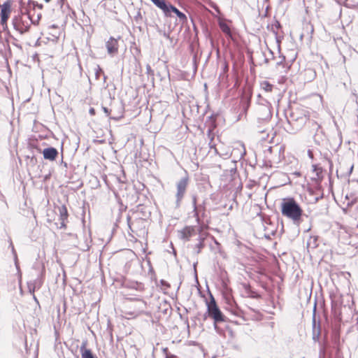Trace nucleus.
Listing matches in <instances>:
<instances>
[{
	"label": "nucleus",
	"instance_id": "7ed1b4c3",
	"mask_svg": "<svg viewBox=\"0 0 358 358\" xmlns=\"http://www.w3.org/2000/svg\"><path fill=\"white\" fill-rule=\"evenodd\" d=\"M210 297L211 303H213L211 309V319L213 320L214 329L219 335L224 336V329L220 326V324L227 323L231 321L221 311L212 294H210Z\"/></svg>",
	"mask_w": 358,
	"mask_h": 358
},
{
	"label": "nucleus",
	"instance_id": "ddd939ff",
	"mask_svg": "<svg viewBox=\"0 0 358 358\" xmlns=\"http://www.w3.org/2000/svg\"><path fill=\"white\" fill-rule=\"evenodd\" d=\"M106 47L108 54L114 55L117 53L118 50L117 40L110 36L109 40L106 43Z\"/></svg>",
	"mask_w": 358,
	"mask_h": 358
},
{
	"label": "nucleus",
	"instance_id": "0eeeda50",
	"mask_svg": "<svg viewBox=\"0 0 358 358\" xmlns=\"http://www.w3.org/2000/svg\"><path fill=\"white\" fill-rule=\"evenodd\" d=\"M189 182V178L186 173L185 176L182 177L176 182V207L178 208L180 206L181 201L183 199L186 193L187 187Z\"/></svg>",
	"mask_w": 358,
	"mask_h": 358
},
{
	"label": "nucleus",
	"instance_id": "39448f33",
	"mask_svg": "<svg viewBox=\"0 0 358 358\" xmlns=\"http://www.w3.org/2000/svg\"><path fill=\"white\" fill-rule=\"evenodd\" d=\"M26 13H27V18L29 20L30 22L27 20H24L22 18L23 13L18 14L15 15L12 19V24L13 25V28L17 31L20 34H23L29 31L30 28V24H35L36 22L31 17L30 12L26 10Z\"/></svg>",
	"mask_w": 358,
	"mask_h": 358
},
{
	"label": "nucleus",
	"instance_id": "e433bc0d",
	"mask_svg": "<svg viewBox=\"0 0 358 358\" xmlns=\"http://www.w3.org/2000/svg\"><path fill=\"white\" fill-rule=\"evenodd\" d=\"M285 62V56L280 55L279 56V60L276 62V66L282 65L284 66Z\"/></svg>",
	"mask_w": 358,
	"mask_h": 358
},
{
	"label": "nucleus",
	"instance_id": "0e129e2a",
	"mask_svg": "<svg viewBox=\"0 0 358 358\" xmlns=\"http://www.w3.org/2000/svg\"><path fill=\"white\" fill-rule=\"evenodd\" d=\"M193 61H194V63L195 64V69H196V55H194L193 57Z\"/></svg>",
	"mask_w": 358,
	"mask_h": 358
},
{
	"label": "nucleus",
	"instance_id": "680f3d73",
	"mask_svg": "<svg viewBox=\"0 0 358 358\" xmlns=\"http://www.w3.org/2000/svg\"><path fill=\"white\" fill-rule=\"evenodd\" d=\"M61 163H62V164H64V166L65 167H67V163H66V162H64V160H63V155H62V160H61Z\"/></svg>",
	"mask_w": 358,
	"mask_h": 358
},
{
	"label": "nucleus",
	"instance_id": "cd10ccee",
	"mask_svg": "<svg viewBox=\"0 0 358 358\" xmlns=\"http://www.w3.org/2000/svg\"><path fill=\"white\" fill-rule=\"evenodd\" d=\"M206 306H207V310L203 314V320H206L208 317L211 318V309L213 307V303H211V300L209 302L206 301Z\"/></svg>",
	"mask_w": 358,
	"mask_h": 358
},
{
	"label": "nucleus",
	"instance_id": "338daca9",
	"mask_svg": "<svg viewBox=\"0 0 358 358\" xmlns=\"http://www.w3.org/2000/svg\"><path fill=\"white\" fill-rule=\"evenodd\" d=\"M328 162H329V167L330 169H331L332 166H333V164H332V162L328 159Z\"/></svg>",
	"mask_w": 358,
	"mask_h": 358
},
{
	"label": "nucleus",
	"instance_id": "20e7f679",
	"mask_svg": "<svg viewBox=\"0 0 358 358\" xmlns=\"http://www.w3.org/2000/svg\"><path fill=\"white\" fill-rule=\"evenodd\" d=\"M310 135H312L314 143L320 145L325 140V134L321 125L313 120H308L306 124Z\"/></svg>",
	"mask_w": 358,
	"mask_h": 358
},
{
	"label": "nucleus",
	"instance_id": "aec40b11",
	"mask_svg": "<svg viewBox=\"0 0 358 358\" xmlns=\"http://www.w3.org/2000/svg\"><path fill=\"white\" fill-rule=\"evenodd\" d=\"M219 27L221 31L226 35V36L231 38L232 33L229 26L224 21H219L218 22Z\"/></svg>",
	"mask_w": 358,
	"mask_h": 358
},
{
	"label": "nucleus",
	"instance_id": "2eb2a0df",
	"mask_svg": "<svg viewBox=\"0 0 358 358\" xmlns=\"http://www.w3.org/2000/svg\"><path fill=\"white\" fill-rule=\"evenodd\" d=\"M173 13L176 15V16L179 18L180 21L182 22L187 21V16L186 15L180 11L179 9H178L175 6L172 5L171 3L170 6H169V13L166 15V17H171V13Z\"/></svg>",
	"mask_w": 358,
	"mask_h": 358
},
{
	"label": "nucleus",
	"instance_id": "4be33fe9",
	"mask_svg": "<svg viewBox=\"0 0 358 358\" xmlns=\"http://www.w3.org/2000/svg\"><path fill=\"white\" fill-rule=\"evenodd\" d=\"M58 210L59 214V220L68 219L69 213L66 206L64 204L62 205L61 206H58Z\"/></svg>",
	"mask_w": 358,
	"mask_h": 358
},
{
	"label": "nucleus",
	"instance_id": "09e8293b",
	"mask_svg": "<svg viewBox=\"0 0 358 358\" xmlns=\"http://www.w3.org/2000/svg\"><path fill=\"white\" fill-rule=\"evenodd\" d=\"M162 350H163V352H164V354L166 358H169V349L167 348H164Z\"/></svg>",
	"mask_w": 358,
	"mask_h": 358
},
{
	"label": "nucleus",
	"instance_id": "9d476101",
	"mask_svg": "<svg viewBox=\"0 0 358 358\" xmlns=\"http://www.w3.org/2000/svg\"><path fill=\"white\" fill-rule=\"evenodd\" d=\"M178 237L184 241H189L190 238L197 234L196 227L185 226L178 231Z\"/></svg>",
	"mask_w": 358,
	"mask_h": 358
},
{
	"label": "nucleus",
	"instance_id": "69168bd1",
	"mask_svg": "<svg viewBox=\"0 0 358 358\" xmlns=\"http://www.w3.org/2000/svg\"><path fill=\"white\" fill-rule=\"evenodd\" d=\"M268 52H269V54L271 55L272 59H274V53H273V52L271 50H270V49H268Z\"/></svg>",
	"mask_w": 358,
	"mask_h": 358
},
{
	"label": "nucleus",
	"instance_id": "4c0bfd02",
	"mask_svg": "<svg viewBox=\"0 0 358 358\" xmlns=\"http://www.w3.org/2000/svg\"><path fill=\"white\" fill-rule=\"evenodd\" d=\"M224 331L227 330L231 338H233L234 336V333L231 327H229V325L225 324L224 327H222Z\"/></svg>",
	"mask_w": 358,
	"mask_h": 358
},
{
	"label": "nucleus",
	"instance_id": "473e14b6",
	"mask_svg": "<svg viewBox=\"0 0 358 358\" xmlns=\"http://www.w3.org/2000/svg\"><path fill=\"white\" fill-rule=\"evenodd\" d=\"M206 136L210 140V141H209L210 144L212 143V142L213 141L214 138H215V134L213 132V129H211V128L208 129L207 132H206Z\"/></svg>",
	"mask_w": 358,
	"mask_h": 358
},
{
	"label": "nucleus",
	"instance_id": "13d9d810",
	"mask_svg": "<svg viewBox=\"0 0 358 358\" xmlns=\"http://www.w3.org/2000/svg\"><path fill=\"white\" fill-rule=\"evenodd\" d=\"M292 175L299 177L301 176V173L299 171H294L292 173Z\"/></svg>",
	"mask_w": 358,
	"mask_h": 358
},
{
	"label": "nucleus",
	"instance_id": "e2e57ef3",
	"mask_svg": "<svg viewBox=\"0 0 358 358\" xmlns=\"http://www.w3.org/2000/svg\"><path fill=\"white\" fill-rule=\"evenodd\" d=\"M257 97H258V103H259V102H262V99H264L262 97L261 94H258Z\"/></svg>",
	"mask_w": 358,
	"mask_h": 358
},
{
	"label": "nucleus",
	"instance_id": "423d86ee",
	"mask_svg": "<svg viewBox=\"0 0 358 358\" xmlns=\"http://www.w3.org/2000/svg\"><path fill=\"white\" fill-rule=\"evenodd\" d=\"M257 122L258 123L268 122L272 117V106L266 99H262L259 103L257 108Z\"/></svg>",
	"mask_w": 358,
	"mask_h": 358
},
{
	"label": "nucleus",
	"instance_id": "37998d69",
	"mask_svg": "<svg viewBox=\"0 0 358 358\" xmlns=\"http://www.w3.org/2000/svg\"><path fill=\"white\" fill-rule=\"evenodd\" d=\"M160 283H161L162 286H163L164 287H166V288L170 287V284L164 280H161Z\"/></svg>",
	"mask_w": 358,
	"mask_h": 358
},
{
	"label": "nucleus",
	"instance_id": "72a5a7b5",
	"mask_svg": "<svg viewBox=\"0 0 358 358\" xmlns=\"http://www.w3.org/2000/svg\"><path fill=\"white\" fill-rule=\"evenodd\" d=\"M9 15H6V14L0 15L1 26L7 27V21H8V20L9 18Z\"/></svg>",
	"mask_w": 358,
	"mask_h": 358
},
{
	"label": "nucleus",
	"instance_id": "ea45409f",
	"mask_svg": "<svg viewBox=\"0 0 358 358\" xmlns=\"http://www.w3.org/2000/svg\"><path fill=\"white\" fill-rule=\"evenodd\" d=\"M28 289H29V292L34 293L35 291V285L34 283L29 282L28 283Z\"/></svg>",
	"mask_w": 358,
	"mask_h": 358
},
{
	"label": "nucleus",
	"instance_id": "a19ab883",
	"mask_svg": "<svg viewBox=\"0 0 358 358\" xmlns=\"http://www.w3.org/2000/svg\"><path fill=\"white\" fill-rule=\"evenodd\" d=\"M276 234V231L272 230L270 233L265 234L264 236L267 239H271V236H274Z\"/></svg>",
	"mask_w": 358,
	"mask_h": 358
},
{
	"label": "nucleus",
	"instance_id": "864d4df0",
	"mask_svg": "<svg viewBox=\"0 0 358 358\" xmlns=\"http://www.w3.org/2000/svg\"><path fill=\"white\" fill-rule=\"evenodd\" d=\"M324 353H325V350H324V348H321L320 349V355H324ZM319 358H321V356H320V357H319Z\"/></svg>",
	"mask_w": 358,
	"mask_h": 358
},
{
	"label": "nucleus",
	"instance_id": "1a4fd4ad",
	"mask_svg": "<svg viewBox=\"0 0 358 358\" xmlns=\"http://www.w3.org/2000/svg\"><path fill=\"white\" fill-rule=\"evenodd\" d=\"M199 236L196 238V243H189L187 245V248L192 250V253L193 255H198L201 252L203 248H205V240L206 238V236L204 234H201V227L198 229Z\"/></svg>",
	"mask_w": 358,
	"mask_h": 358
},
{
	"label": "nucleus",
	"instance_id": "393cba45",
	"mask_svg": "<svg viewBox=\"0 0 358 358\" xmlns=\"http://www.w3.org/2000/svg\"><path fill=\"white\" fill-rule=\"evenodd\" d=\"M223 300L224 303L235 300L232 295V290L231 289H227L224 292H223Z\"/></svg>",
	"mask_w": 358,
	"mask_h": 358
},
{
	"label": "nucleus",
	"instance_id": "58836bf2",
	"mask_svg": "<svg viewBox=\"0 0 358 358\" xmlns=\"http://www.w3.org/2000/svg\"><path fill=\"white\" fill-rule=\"evenodd\" d=\"M146 73L148 76H154V71L152 69L150 64L146 65Z\"/></svg>",
	"mask_w": 358,
	"mask_h": 358
},
{
	"label": "nucleus",
	"instance_id": "f3484780",
	"mask_svg": "<svg viewBox=\"0 0 358 358\" xmlns=\"http://www.w3.org/2000/svg\"><path fill=\"white\" fill-rule=\"evenodd\" d=\"M82 358H98L90 349L86 348V343H83L80 348Z\"/></svg>",
	"mask_w": 358,
	"mask_h": 358
},
{
	"label": "nucleus",
	"instance_id": "de8ad7c7",
	"mask_svg": "<svg viewBox=\"0 0 358 358\" xmlns=\"http://www.w3.org/2000/svg\"><path fill=\"white\" fill-rule=\"evenodd\" d=\"M273 27L276 29H278L280 28H281V24L280 23L279 21L278 20H275L274 24H273Z\"/></svg>",
	"mask_w": 358,
	"mask_h": 358
},
{
	"label": "nucleus",
	"instance_id": "c9c22d12",
	"mask_svg": "<svg viewBox=\"0 0 358 358\" xmlns=\"http://www.w3.org/2000/svg\"><path fill=\"white\" fill-rule=\"evenodd\" d=\"M131 287L136 289V290L141 291L144 289V285L141 282H135L132 284Z\"/></svg>",
	"mask_w": 358,
	"mask_h": 358
},
{
	"label": "nucleus",
	"instance_id": "6e6552de",
	"mask_svg": "<svg viewBox=\"0 0 358 358\" xmlns=\"http://www.w3.org/2000/svg\"><path fill=\"white\" fill-rule=\"evenodd\" d=\"M316 307L317 303L315 301L312 316V339L315 343H320V341L322 334V327L320 319H316Z\"/></svg>",
	"mask_w": 358,
	"mask_h": 358
},
{
	"label": "nucleus",
	"instance_id": "3c124183",
	"mask_svg": "<svg viewBox=\"0 0 358 358\" xmlns=\"http://www.w3.org/2000/svg\"><path fill=\"white\" fill-rule=\"evenodd\" d=\"M102 109H103V112L106 114V115L108 116L110 114V110L108 108L104 107V106H102Z\"/></svg>",
	"mask_w": 358,
	"mask_h": 358
},
{
	"label": "nucleus",
	"instance_id": "7c9ffc66",
	"mask_svg": "<svg viewBox=\"0 0 358 358\" xmlns=\"http://www.w3.org/2000/svg\"><path fill=\"white\" fill-rule=\"evenodd\" d=\"M28 7L29 8H32L33 9H35L36 7L38 8L39 9L43 8V5L38 3V2L34 1V0H29L27 2Z\"/></svg>",
	"mask_w": 358,
	"mask_h": 358
},
{
	"label": "nucleus",
	"instance_id": "c756f323",
	"mask_svg": "<svg viewBox=\"0 0 358 358\" xmlns=\"http://www.w3.org/2000/svg\"><path fill=\"white\" fill-rule=\"evenodd\" d=\"M335 358H343L342 352L339 347V341L335 342Z\"/></svg>",
	"mask_w": 358,
	"mask_h": 358
},
{
	"label": "nucleus",
	"instance_id": "6ab92c4d",
	"mask_svg": "<svg viewBox=\"0 0 358 358\" xmlns=\"http://www.w3.org/2000/svg\"><path fill=\"white\" fill-rule=\"evenodd\" d=\"M243 288L248 297L256 299L261 298V295L256 291L253 290L249 284H243Z\"/></svg>",
	"mask_w": 358,
	"mask_h": 358
},
{
	"label": "nucleus",
	"instance_id": "4d7b16f0",
	"mask_svg": "<svg viewBox=\"0 0 358 358\" xmlns=\"http://www.w3.org/2000/svg\"><path fill=\"white\" fill-rule=\"evenodd\" d=\"M198 262H196L193 264V267H194V272H195V275H196V265H197ZM196 278H197V275H196Z\"/></svg>",
	"mask_w": 358,
	"mask_h": 358
},
{
	"label": "nucleus",
	"instance_id": "5701e85b",
	"mask_svg": "<svg viewBox=\"0 0 358 358\" xmlns=\"http://www.w3.org/2000/svg\"><path fill=\"white\" fill-rule=\"evenodd\" d=\"M10 7L11 3L10 1H5L1 6V13L0 15H10Z\"/></svg>",
	"mask_w": 358,
	"mask_h": 358
},
{
	"label": "nucleus",
	"instance_id": "f704fd0d",
	"mask_svg": "<svg viewBox=\"0 0 358 358\" xmlns=\"http://www.w3.org/2000/svg\"><path fill=\"white\" fill-rule=\"evenodd\" d=\"M164 306H165V308L163 310H162V312L164 315L170 314L171 312V307L170 304L166 303V301H165Z\"/></svg>",
	"mask_w": 358,
	"mask_h": 358
},
{
	"label": "nucleus",
	"instance_id": "49530a36",
	"mask_svg": "<svg viewBox=\"0 0 358 358\" xmlns=\"http://www.w3.org/2000/svg\"><path fill=\"white\" fill-rule=\"evenodd\" d=\"M66 220H60V221H61V222H60V226L59 227V229L66 228V225L65 222H66Z\"/></svg>",
	"mask_w": 358,
	"mask_h": 358
},
{
	"label": "nucleus",
	"instance_id": "b1692460",
	"mask_svg": "<svg viewBox=\"0 0 358 358\" xmlns=\"http://www.w3.org/2000/svg\"><path fill=\"white\" fill-rule=\"evenodd\" d=\"M331 313L337 320H341L339 307L338 304L334 301L331 303Z\"/></svg>",
	"mask_w": 358,
	"mask_h": 358
},
{
	"label": "nucleus",
	"instance_id": "603ef678",
	"mask_svg": "<svg viewBox=\"0 0 358 358\" xmlns=\"http://www.w3.org/2000/svg\"><path fill=\"white\" fill-rule=\"evenodd\" d=\"M89 113L91 115H94L95 113H96L95 109L94 108H90V110H89Z\"/></svg>",
	"mask_w": 358,
	"mask_h": 358
},
{
	"label": "nucleus",
	"instance_id": "f257e3e1",
	"mask_svg": "<svg viewBox=\"0 0 358 358\" xmlns=\"http://www.w3.org/2000/svg\"><path fill=\"white\" fill-rule=\"evenodd\" d=\"M281 213L290 219L296 226H299L303 222V210L293 197H286L282 200Z\"/></svg>",
	"mask_w": 358,
	"mask_h": 358
},
{
	"label": "nucleus",
	"instance_id": "bf43d9fd",
	"mask_svg": "<svg viewBox=\"0 0 358 358\" xmlns=\"http://www.w3.org/2000/svg\"><path fill=\"white\" fill-rule=\"evenodd\" d=\"M64 0H57V3L60 5V7L62 8L64 5Z\"/></svg>",
	"mask_w": 358,
	"mask_h": 358
},
{
	"label": "nucleus",
	"instance_id": "f03ea898",
	"mask_svg": "<svg viewBox=\"0 0 358 358\" xmlns=\"http://www.w3.org/2000/svg\"><path fill=\"white\" fill-rule=\"evenodd\" d=\"M287 123L284 129L289 134H296L299 131L309 120L306 111L302 109H292L289 115H286Z\"/></svg>",
	"mask_w": 358,
	"mask_h": 358
},
{
	"label": "nucleus",
	"instance_id": "bb28decb",
	"mask_svg": "<svg viewBox=\"0 0 358 358\" xmlns=\"http://www.w3.org/2000/svg\"><path fill=\"white\" fill-rule=\"evenodd\" d=\"M260 86L262 90L267 92H271L273 88V85L266 80L262 82Z\"/></svg>",
	"mask_w": 358,
	"mask_h": 358
},
{
	"label": "nucleus",
	"instance_id": "2f4dec72",
	"mask_svg": "<svg viewBox=\"0 0 358 358\" xmlns=\"http://www.w3.org/2000/svg\"><path fill=\"white\" fill-rule=\"evenodd\" d=\"M100 74H104V72L102 70V69L99 66H97L96 69V71H95V76H96V78L98 79ZM107 78V76L103 75V80L104 82L106 81Z\"/></svg>",
	"mask_w": 358,
	"mask_h": 358
},
{
	"label": "nucleus",
	"instance_id": "412c9836",
	"mask_svg": "<svg viewBox=\"0 0 358 358\" xmlns=\"http://www.w3.org/2000/svg\"><path fill=\"white\" fill-rule=\"evenodd\" d=\"M192 201L194 216L195 217L197 223L199 224L200 218L199 216V212H198L199 207L197 206V196L196 194L192 195Z\"/></svg>",
	"mask_w": 358,
	"mask_h": 358
},
{
	"label": "nucleus",
	"instance_id": "5fc2aeb1",
	"mask_svg": "<svg viewBox=\"0 0 358 358\" xmlns=\"http://www.w3.org/2000/svg\"><path fill=\"white\" fill-rule=\"evenodd\" d=\"M163 36L168 39L171 38L169 33H167L166 31L163 32Z\"/></svg>",
	"mask_w": 358,
	"mask_h": 358
},
{
	"label": "nucleus",
	"instance_id": "4468645a",
	"mask_svg": "<svg viewBox=\"0 0 358 358\" xmlns=\"http://www.w3.org/2000/svg\"><path fill=\"white\" fill-rule=\"evenodd\" d=\"M252 92L243 93L241 97V104L243 113H246L251 103Z\"/></svg>",
	"mask_w": 358,
	"mask_h": 358
},
{
	"label": "nucleus",
	"instance_id": "a18cd8bd",
	"mask_svg": "<svg viewBox=\"0 0 358 358\" xmlns=\"http://www.w3.org/2000/svg\"><path fill=\"white\" fill-rule=\"evenodd\" d=\"M307 154H308V156L310 159H314V156H313V150L308 149V152H307Z\"/></svg>",
	"mask_w": 358,
	"mask_h": 358
},
{
	"label": "nucleus",
	"instance_id": "052dcab7",
	"mask_svg": "<svg viewBox=\"0 0 358 358\" xmlns=\"http://www.w3.org/2000/svg\"><path fill=\"white\" fill-rule=\"evenodd\" d=\"M262 54H263L264 56H265L264 52H262ZM264 63L268 64L269 63V59L266 57H264Z\"/></svg>",
	"mask_w": 358,
	"mask_h": 358
},
{
	"label": "nucleus",
	"instance_id": "c85d7f7f",
	"mask_svg": "<svg viewBox=\"0 0 358 358\" xmlns=\"http://www.w3.org/2000/svg\"><path fill=\"white\" fill-rule=\"evenodd\" d=\"M28 148L30 152H32V154L34 153L35 151H36L38 153L41 152V149L34 142L29 143Z\"/></svg>",
	"mask_w": 358,
	"mask_h": 358
},
{
	"label": "nucleus",
	"instance_id": "f8f14e48",
	"mask_svg": "<svg viewBox=\"0 0 358 358\" xmlns=\"http://www.w3.org/2000/svg\"><path fill=\"white\" fill-rule=\"evenodd\" d=\"M41 153L43 154L44 159L51 162L55 161L59 155L57 149L52 146L45 148Z\"/></svg>",
	"mask_w": 358,
	"mask_h": 358
},
{
	"label": "nucleus",
	"instance_id": "774afa93",
	"mask_svg": "<svg viewBox=\"0 0 358 358\" xmlns=\"http://www.w3.org/2000/svg\"><path fill=\"white\" fill-rule=\"evenodd\" d=\"M33 298H34V301L38 304L39 303L38 301L34 294L33 295Z\"/></svg>",
	"mask_w": 358,
	"mask_h": 358
},
{
	"label": "nucleus",
	"instance_id": "dca6fc26",
	"mask_svg": "<svg viewBox=\"0 0 358 358\" xmlns=\"http://www.w3.org/2000/svg\"><path fill=\"white\" fill-rule=\"evenodd\" d=\"M153 4H155L157 8L161 9L164 15L169 13V6L171 3L166 0H150Z\"/></svg>",
	"mask_w": 358,
	"mask_h": 358
},
{
	"label": "nucleus",
	"instance_id": "8fccbe9b",
	"mask_svg": "<svg viewBox=\"0 0 358 358\" xmlns=\"http://www.w3.org/2000/svg\"><path fill=\"white\" fill-rule=\"evenodd\" d=\"M353 169H354V165H353V164H352V165L350 166L349 170H348V173H347V175H348V176H350L352 174V171H353Z\"/></svg>",
	"mask_w": 358,
	"mask_h": 358
},
{
	"label": "nucleus",
	"instance_id": "a211bd4d",
	"mask_svg": "<svg viewBox=\"0 0 358 358\" xmlns=\"http://www.w3.org/2000/svg\"><path fill=\"white\" fill-rule=\"evenodd\" d=\"M312 167L313 171L315 173V177L312 178V179L320 182L324 177L322 168L317 164H313Z\"/></svg>",
	"mask_w": 358,
	"mask_h": 358
},
{
	"label": "nucleus",
	"instance_id": "79ce46f5",
	"mask_svg": "<svg viewBox=\"0 0 358 358\" xmlns=\"http://www.w3.org/2000/svg\"><path fill=\"white\" fill-rule=\"evenodd\" d=\"M208 145H209L210 149H213L214 150V152H215V154H218L217 149L216 148V145L213 143V141L210 144L209 143Z\"/></svg>",
	"mask_w": 358,
	"mask_h": 358
},
{
	"label": "nucleus",
	"instance_id": "a878e982",
	"mask_svg": "<svg viewBox=\"0 0 358 358\" xmlns=\"http://www.w3.org/2000/svg\"><path fill=\"white\" fill-rule=\"evenodd\" d=\"M27 161V166L30 167H34L38 164V159L35 155V153L32 154V156H26Z\"/></svg>",
	"mask_w": 358,
	"mask_h": 358
},
{
	"label": "nucleus",
	"instance_id": "9b49d317",
	"mask_svg": "<svg viewBox=\"0 0 358 358\" xmlns=\"http://www.w3.org/2000/svg\"><path fill=\"white\" fill-rule=\"evenodd\" d=\"M224 309L229 312L231 315L236 317H241L243 314L242 310L239 308L236 301L227 302L224 303Z\"/></svg>",
	"mask_w": 358,
	"mask_h": 358
},
{
	"label": "nucleus",
	"instance_id": "6e6d98bb",
	"mask_svg": "<svg viewBox=\"0 0 358 358\" xmlns=\"http://www.w3.org/2000/svg\"><path fill=\"white\" fill-rule=\"evenodd\" d=\"M322 197H323V194H322L320 196H316V197H315V199H314V202H315V203H317V202L320 200V199H321V198H322Z\"/></svg>",
	"mask_w": 358,
	"mask_h": 358
},
{
	"label": "nucleus",
	"instance_id": "c03bdc74",
	"mask_svg": "<svg viewBox=\"0 0 358 358\" xmlns=\"http://www.w3.org/2000/svg\"><path fill=\"white\" fill-rule=\"evenodd\" d=\"M131 217L130 216H127V224H128V227H129V229L133 232V229H131Z\"/></svg>",
	"mask_w": 358,
	"mask_h": 358
}]
</instances>
